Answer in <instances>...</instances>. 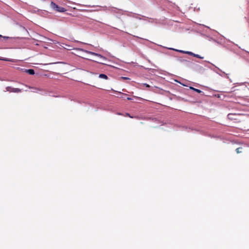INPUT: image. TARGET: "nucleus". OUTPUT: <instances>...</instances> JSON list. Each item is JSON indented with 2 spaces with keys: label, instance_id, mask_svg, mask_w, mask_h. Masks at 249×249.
<instances>
[{
  "label": "nucleus",
  "instance_id": "f257e3e1",
  "mask_svg": "<svg viewBox=\"0 0 249 249\" xmlns=\"http://www.w3.org/2000/svg\"><path fill=\"white\" fill-rule=\"evenodd\" d=\"M51 7L53 9H54L56 11L59 12H64L66 11V10L64 8L58 6L57 4H56L53 2H52L51 3Z\"/></svg>",
  "mask_w": 249,
  "mask_h": 249
},
{
  "label": "nucleus",
  "instance_id": "f03ea898",
  "mask_svg": "<svg viewBox=\"0 0 249 249\" xmlns=\"http://www.w3.org/2000/svg\"><path fill=\"white\" fill-rule=\"evenodd\" d=\"M81 51L87 53H88V54H90L91 55H95V56H97L98 57H99V58H100L101 59H102L103 60H107V58L102 56V55L99 54V53H94V52H90V51H87V50H84V49H80Z\"/></svg>",
  "mask_w": 249,
  "mask_h": 249
},
{
  "label": "nucleus",
  "instance_id": "7ed1b4c3",
  "mask_svg": "<svg viewBox=\"0 0 249 249\" xmlns=\"http://www.w3.org/2000/svg\"><path fill=\"white\" fill-rule=\"evenodd\" d=\"M6 91L10 92H20L21 91V89L18 88H14L11 87H7L6 88Z\"/></svg>",
  "mask_w": 249,
  "mask_h": 249
},
{
  "label": "nucleus",
  "instance_id": "20e7f679",
  "mask_svg": "<svg viewBox=\"0 0 249 249\" xmlns=\"http://www.w3.org/2000/svg\"><path fill=\"white\" fill-rule=\"evenodd\" d=\"M176 51L179 52H181V53H182L188 54H190V55H194V53H193L192 52H191L184 51L178 50H176Z\"/></svg>",
  "mask_w": 249,
  "mask_h": 249
},
{
  "label": "nucleus",
  "instance_id": "39448f33",
  "mask_svg": "<svg viewBox=\"0 0 249 249\" xmlns=\"http://www.w3.org/2000/svg\"><path fill=\"white\" fill-rule=\"evenodd\" d=\"M26 71L31 75H33L35 74L34 70L33 69L26 70Z\"/></svg>",
  "mask_w": 249,
  "mask_h": 249
},
{
  "label": "nucleus",
  "instance_id": "423d86ee",
  "mask_svg": "<svg viewBox=\"0 0 249 249\" xmlns=\"http://www.w3.org/2000/svg\"><path fill=\"white\" fill-rule=\"evenodd\" d=\"M99 77L100 78H103V79H107V76L106 74H100L99 75Z\"/></svg>",
  "mask_w": 249,
  "mask_h": 249
},
{
  "label": "nucleus",
  "instance_id": "0eeeda50",
  "mask_svg": "<svg viewBox=\"0 0 249 249\" xmlns=\"http://www.w3.org/2000/svg\"><path fill=\"white\" fill-rule=\"evenodd\" d=\"M190 89L196 91V92L197 93H201L202 92V91H201L200 90L198 89H195L193 87H190Z\"/></svg>",
  "mask_w": 249,
  "mask_h": 249
},
{
  "label": "nucleus",
  "instance_id": "6e6552de",
  "mask_svg": "<svg viewBox=\"0 0 249 249\" xmlns=\"http://www.w3.org/2000/svg\"><path fill=\"white\" fill-rule=\"evenodd\" d=\"M193 56H194L195 57H196L197 58H200V59H203V57H202V56H201L197 54L194 53Z\"/></svg>",
  "mask_w": 249,
  "mask_h": 249
},
{
  "label": "nucleus",
  "instance_id": "1a4fd4ad",
  "mask_svg": "<svg viewBox=\"0 0 249 249\" xmlns=\"http://www.w3.org/2000/svg\"><path fill=\"white\" fill-rule=\"evenodd\" d=\"M234 115L232 114H229L228 115V117L229 119H233L232 116H233Z\"/></svg>",
  "mask_w": 249,
  "mask_h": 249
},
{
  "label": "nucleus",
  "instance_id": "9d476101",
  "mask_svg": "<svg viewBox=\"0 0 249 249\" xmlns=\"http://www.w3.org/2000/svg\"><path fill=\"white\" fill-rule=\"evenodd\" d=\"M241 148H238L236 149V151L237 153H241Z\"/></svg>",
  "mask_w": 249,
  "mask_h": 249
},
{
  "label": "nucleus",
  "instance_id": "9b49d317",
  "mask_svg": "<svg viewBox=\"0 0 249 249\" xmlns=\"http://www.w3.org/2000/svg\"><path fill=\"white\" fill-rule=\"evenodd\" d=\"M0 60H4V61H11L10 60L6 59V58H0Z\"/></svg>",
  "mask_w": 249,
  "mask_h": 249
},
{
  "label": "nucleus",
  "instance_id": "f8f14e48",
  "mask_svg": "<svg viewBox=\"0 0 249 249\" xmlns=\"http://www.w3.org/2000/svg\"><path fill=\"white\" fill-rule=\"evenodd\" d=\"M143 85H144V86H146V87H147V88L150 87V86H149V85H148V84H146V83H144V84H143Z\"/></svg>",
  "mask_w": 249,
  "mask_h": 249
},
{
  "label": "nucleus",
  "instance_id": "ddd939ff",
  "mask_svg": "<svg viewBox=\"0 0 249 249\" xmlns=\"http://www.w3.org/2000/svg\"><path fill=\"white\" fill-rule=\"evenodd\" d=\"M122 78L124 79H129L128 78L126 77H122Z\"/></svg>",
  "mask_w": 249,
  "mask_h": 249
},
{
  "label": "nucleus",
  "instance_id": "4468645a",
  "mask_svg": "<svg viewBox=\"0 0 249 249\" xmlns=\"http://www.w3.org/2000/svg\"><path fill=\"white\" fill-rule=\"evenodd\" d=\"M127 100H131V98H127Z\"/></svg>",
  "mask_w": 249,
  "mask_h": 249
},
{
  "label": "nucleus",
  "instance_id": "2eb2a0df",
  "mask_svg": "<svg viewBox=\"0 0 249 249\" xmlns=\"http://www.w3.org/2000/svg\"><path fill=\"white\" fill-rule=\"evenodd\" d=\"M3 37L4 38H8V37H6V36H3Z\"/></svg>",
  "mask_w": 249,
  "mask_h": 249
},
{
  "label": "nucleus",
  "instance_id": "dca6fc26",
  "mask_svg": "<svg viewBox=\"0 0 249 249\" xmlns=\"http://www.w3.org/2000/svg\"><path fill=\"white\" fill-rule=\"evenodd\" d=\"M2 37L1 35H0V37Z\"/></svg>",
  "mask_w": 249,
  "mask_h": 249
},
{
  "label": "nucleus",
  "instance_id": "f3484780",
  "mask_svg": "<svg viewBox=\"0 0 249 249\" xmlns=\"http://www.w3.org/2000/svg\"><path fill=\"white\" fill-rule=\"evenodd\" d=\"M100 63H101V64H104V63H103L102 62H100Z\"/></svg>",
  "mask_w": 249,
  "mask_h": 249
}]
</instances>
